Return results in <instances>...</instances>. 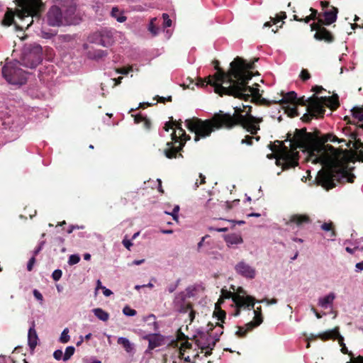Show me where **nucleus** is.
I'll use <instances>...</instances> for the list:
<instances>
[{
  "mask_svg": "<svg viewBox=\"0 0 363 363\" xmlns=\"http://www.w3.org/2000/svg\"><path fill=\"white\" fill-rule=\"evenodd\" d=\"M328 141L341 143L344 140H340L333 133H328L317 140L313 133L306 131V128H301L296 129L294 140L291 141L294 149H309L311 156L315 157L313 162H319L326 167L325 169L318 172L317 181L327 190L335 187L336 182L353 183L355 179L354 174L348 170L347 165L339 167L335 164L337 149L331 145H325Z\"/></svg>",
  "mask_w": 363,
  "mask_h": 363,
  "instance_id": "f257e3e1",
  "label": "nucleus"
},
{
  "mask_svg": "<svg viewBox=\"0 0 363 363\" xmlns=\"http://www.w3.org/2000/svg\"><path fill=\"white\" fill-rule=\"evenodd\" d=\"M255 59L252 62H248L241 57H236L229 65L228 69L219 66V61L214 60L215 72L205 79H199L194 82L192 79L188 78L189 84L184 83V89L194 90L205 89L210 85L214 91H259V85L252 83V69H255Z\"/></svg>",
  "mask_w": 363,
  "mask_h": 363,
  "instance_id": "f03ea898",
  "label": "nucleus"
},
{
  "mask_svg": "<svg viewBox=\"0 0 363 363\" xmlns=\"http://www.w3.org/2000/svg\"><path fill=\"white\" fill-rule=\"evenodd\" d=\"M251 108L245 114H242L240 108L236 107L233 115L225 113L223 111L216 113L211 118L202 120L194 117L185 121L188 130L195 133L194 141L209 137L212 132L221 128L232 129L240 125L252 135H256L260 129L259 123L262 118H256L250 113Z\"/></svg>",
  "mask_w": 363,
  "mask_h": 363,
  "instance_id": "7ed1b4c3",
  "label": "nucleus"
},
{
  "mask_svg": "<svg viewBox=\"0 0 363 363\" xmlns=\"http://www.w3.org/2000/svg\"><path fill=\"white\" fill-rule=\"evenodd\" d=\"M332 93L331 96L318 97L314 94L306 99L305 96L298 97L296 92H280L279 96L273 100V103L292 105V110H296L298 106H306V111L311 116L322 118L325 114V107L335 111L340 106L338 95L335 92Z\"/></svg>",
  "mask_w": 363,
  "mask_h": 363,
  "instance_id": "20e7f679",
  "label": "nucleus"
},
{
  "mask_svg": "<svg viewBox=\"0 0 363 363\" xmlns=\"http://www.w3.org/2000/svg\"><path fill=\"white\" fill-rule=\"evenodd\" d=\"M338 9L333 7L330 11L323 13L324 19L319 18L317 23L311 24V30H316L314 38L317 40H324L328 43L334 41V36L323 25H330L337 20Z\"/></svg>",
  "mask_w": 363,
  "mask_h": 363,
  "instance_id": "39448f33",
  "label": "nucleus"
},
{
  "mask_svg": "<svg viewBox=\"0 0 363 363\" xmlns=\"http://www.w3.org/2000/svg\"><path fill=\"white\" fill-rule=\"evenodd\" d=\"M292 140H294V136L291 137V134L288 133L285 141L290 142L291 149L286 147L283 141H274V143L277 145V147L281 148V156L278 157L277 159L276 164L277 165H280L281 161H282V169L284 170L294 167L298 164V152H294V150L297 148L294 149L292 147V143L291 142Z\"/></svg>",
  "mask_w": 363,
  "mask_h": 363,
  "instance_id": "423d86ee",
  "label": "nucleus"
},
{
  "mask_svg": "<svg viewBox=\"0 0 363 363\" xmlns=\"http://www.w3.org/2000/svg\"><path fill=\"white\" fill-rule=\"evenodd\" d=\"M2 74L8 83L21 86L27 82L28 73L20 67L18 61L6 62L2 68Z\"/></svg>",
  "mask_w": 363,
  "mask_h": 363,
  "instance_id": "0eeeda50",
  "label": "nucleus"
},
{
  "mask_svg": "<svg viewBox=\"0 0 363 363\" xmlns=\"http://www.w3.org/2000/svg\"><path fill=\"white\" fill-rule=\"evenodd\" d=\"M172 141L167 142L166 147L163 150V153L168 159L183 157L181 152L182 151L186 141L191 139L190 135L186 133L182 136H177L176 130H174L171 134Z\"/></svg>",
  "mask_w": 363,
  "mask_h": 363,
  "instance_id": "6e6552de",
  "label": "nucleus"
},
{
  "mask_svg": "<svg viewBox=\"0 0 363 363\" xmlns=\"http://www.w3.org/2000/svg\"><path fill=\"white\" fill-rule=\"evenodd\" d=\"M21 59V65L30 69L35 68L43 60L41 46L34 45L25 49Z\"/></svg>",
  "mask_w": 363,
  "mask_h": 363,
  "instance_id": "1a4fd4ad",
  "label": "nucleus"
},
{
  "mask_svg": "<svg viewBox=\"0 0 363 363\" xmlns=\"http://www.w3.org/2000/svg\"><path fill=\"white\" fill-rule=\"evenodd\" d=\"M221 297L223 298H232L236 306L235 315L240 313V308L253 309L255 306V298L250 296H243L232 293L230 291L223 289L221 290Z\"/></svg>",
  "mask_w": 363,
  "mask_h": 363,
  "instance_id": "9d476101",
  "label": "nucleus"
},
{
  "mask_svg": "<svg viewBox=\"0 0 363 363\" xmlns=\"http://www.w3.org/2000/svg\"><path fill=\"white\" fill-rule=\"evenodd\" d=\"M21 4L25 13H27L26 17H31V21L27 26L29 27L33 22V18L40 19V12L43 4L40 0H22Z\"/></svg>",
  "mask_w": 363,
  "mask_h": 363,
  "instance_id": "9b49d317",
  "label": "nucleus"
},
{
  "mask_svg": "<svg viewBox=\"0 0 363 363\" xmlns=\"http://www.w3.org/2000/svg\"><path fill=\"white\" fill-rule=\"evenodd\" d=\"M48 23L50 26H61L66 25L62 9L57 6H52L47 13Z\"/></svg>",
  "mask_w": 363,
  "mask_h": 363,
  "instance_id": "f8f14e48",
  "label": "nucleus"
},
{
  "mask_svg": "<svg viewBox=\"0 0 363 363\" xmlns=\"http://www.w3.org/2000/svg\"><path fill=\"white\" fill-rule=\"evenodd\" d=\"M216 326H220L221 328H223L222 324H220L217 323L216 324ZM208 330L206 333H199L198 339L196 340V345L199 347V348L201 350V352H203L204 350L206 349V347H209V342L211 340L212 337V331L213 330L215 325L209 322L207 325Z\"/></svg>",
  "mask_w": 363,
  "mask_h": 363,
  "instance_id": "ddd939ff",
  "label": "nucleus"
},
{
  "mask_svg": "<svg viewBox=\"0 0 363 363\" xmlns=\"http://www.w3.org/2000/svg\"><path fill=\"white\" fill-rule=\"evenodd\" d=\"M95 43L104 47H108L113 42V36L111 30L106 28L101 29L94 34Z\"/></svg>",
  "mask_w": 363,
  "mask_h": 363,
  "instance_id": "4468645a",
  "label": "nucleus"
},
{
  "mask_svg": "<svg viewBox=\"0 0 363 363\" xmlns=\"http://www.w3.org/2000/svg\"><path fill=\"white\" fill-rule=\"evenodd\" d=\"M186 297L184 292L178 294L173 301L174 308L177 311L182 313H186L189 309L193 308L192 304L189 301H186Z\"/></svg>",
  "mask_w": 363,
  "mask_h": 363,
  "instance_id": "2eb2a0df",
  "label": "nucleus"
},
{
  "mask_svg": "<svg viewBox=\"0 0 363 363\" xmlns=\"http://www.w3.org/2000/svg\"><path fill=\"white\" fill-rule=\"evenodd\" d=\"M235 269L238 274L247 279H254L256 275L255 269L244 261L238 262L235 265Z\"/></svg>",
  "mask_w": 363,
  "mask_h": 363,
  "instance_id": "dca6fc26",
  "label": "nucleus"
},
{
  "mask_svg": "<svg viewBox=\"0 0 363 363\" xmlns=\"http://www.w3.org/2000/svg\"><path fill=\"white\" fill-rule=\"evenodd\" d=\"M311 222L310 217L306 214H294L290 217L289 221L286 223L287 225L291 226L295 224L298 227H302Z\"/></svg>",
  "mask_w": 363,
  "mask_h": 363,
  "instance_id": "f3484780",
  "label": "nucleus"
},
{
  "mask_svg": "<svg viewBox=\"0 0 363 363\" xmlns=\"http://www.w3.org/2000/svg\"><path fill=\"white\" fill-rule=\"evenodd\" d=\"M62 11L66 25L75 24L77 23L75 18L76 6L74 5L71 4L67 7L64 6Z\"/></svg>",
  "mask_w": 363,
  "mask_h": 363,
  "instance_id": "a211bd4d",
  "label": "nucleus"
},
{
  "mask_svg": "<svg viewBox=\"0 0 363 363\" xmlns=\"http://www.w3.org/2000/svg\"><path fill=\"white\" fill-rule=\"evenodd\" d=\"M254 313H255L254 320L252 321L247 323V326L248 327V329H253V328L259 326L263 321L261 306L257 307L256 309H254Z\"/></svg>",
  "mask_w": 363,
  "mask_h": 363,
  "instance_id": "6ab92c4d",
  "label": "nucleus"
},
{
  "mask_svg": "<svg viewBox=\"0 0 363 363\" xmlns=\"http://www.w3.org/2000/svg\"><path fill=\"white\" fill-rule=\"evenodd\" d=\"M38 335L35 330V323L33 322L32 326L28 330V345L31 349H34L38 344Z\"/></svg>",
  "mask_w": 363,
  "mask_h": 363,
  "instance_id": "aec40b11",
  "label": "nucleus"
},
{
  "mask_svg": "<svg viewBox=\"0 0 363 363\" xmlns=\"http://www.w3.org/2000/svg\"><path fill=\"white\" fill-rule=\"evenodd\" d=\"M335 295L334 293H330L323 298H320L318 300V305L323 308H327L329 306L333 304Z\"/></svg>",
  "mask_w": 363,
  "mask_h": 363,
  "instance_id": "412c9836",
  "label": "nucleus"
},
{
  "mask_svg": "<svg viewBox=\"0 0 363 363\" xmlns=\"http://www.w3.org/2000/svg\"><path fill=\"white\" fill-rule=\"evenodd\" d=\"M108 55L106 50H96L94 51H89L87 53L88 57L92 60H99L105 57Z\"/></svg>",
  "mask_w": 363,
  "mask_h": 363,
  "instance_id": "4be33fe9",
  "label": "nucleus"
},
{
  "mask_svg": "<svg viewBox=\"0 0 363 363\" xmlns=\"http://www.w3.org/2000/svg\"><path fill=\"white\" fill-rule=\"evenodd\" d=\"M111 15L113 18H116L118 22L123 23L126 21L127 17L124 16L123 12L118 7H113Z\"/></svg>",
  "mask_w": 363,
  "mask_h": 363,
  "instance_id": "5701e85b",
  "label": "nucleus"
},
{
  "mask_svg": "<svg viewBox=\"0 0 363 363\" xmlns=\"http://www.w3.org/2000/svg\"><path fill=\"white\" fill-rule=\"evenodd\" d=\"M337 328L335 327L334 329L324 332L318 335V337L323 341H327L329 340H334L335 335L337 333Z\"/></svg>",
  "mask_w": 363,
  "mask_h": 363,
  "instance_id": "b1692460",
  "label": "nucleus"
},
{
  "mask_svg": "<svg viewBox=\"0 0 363 363\" xmlns=\"http://www.w3.org/2000/svg\"><path fill=\"white\" fill-rule=\"evenodd\" d=\"M220 96H223V95H230L233 96L235 98H242L243 96H246L247 97H250V95H255V96H259V92H250V94H245L244 92H217Z\"/></svg>",
  "mask_w": 363,
  "mask_h": 363,
  "instance_id": "393cba45",
  "label": "nucleus"
},
{
  "mask_svg": "<svg viewBox=\"0 0 363 363\" xmlns=\"http://www.w3.org/2000/svg\"><path fill=\"white\" fill-rule=\"evenodd\" d=\"M94 314L102 321H107L109 319V313L101 308L93 309Z\"/></svg>",
  "mask_w": 363,
  "mask_h": 363,
  "instance_id": "a878e982",
  "label": "nucleus"
},
{
  "mask_svg": "<svg viewBox=\"0 0 363 363\" xmlns=\"http://www.w3.org/2000/svg\"><path fill=\"white\" fill-rule=\"evenodd\" d=\"M351 111L354 118H357L359 121H363V106L353 107ZM359 127L363 129V123Z\"/></svg>",
  "mask_w": 363,
  "mask_h": 363,
  "instance_id": "bb28decb",
  "label": "nucleus"
},
{
  "mask_svg": "<svg viewBox=\"0 0 363 363\" xmlns=\"http://www.w3.org/2000/svg\"><path fill=\"white\" fill-rule=\"evenodd\" d=\"M117 342L118 345H121L123 346L124 350L127 352H130L133 350V345L130 343V342L125 337H119L117 340Z\"/></svg>",
  "mask_w": 363,
  "mask_h": 363,
  "instance_id": "cd10ccee",
  "label": "nucleus"
},
{
  "mask_svg": "<svg viewBox=\"0 0 363 363\" xmlns=\"http://www.w3.org/2000/svg\"><path fill=\"white\" fill-rule=\"evenodd\" d=\"M321 229L324 231L330 232V237L333 238L336 236V232L335 230V226L333 222L330 221L328 223H324L321 225Z\"/></svg>",
  "mask_w": 363,
  "mask_h": 363,
  "instance_id": "c85d7f7f",
  "label": "nucleus"
},
{
  "mask_svg": "<svg viewBox=\"0 0 363 363\" xmlns=\"http://www.w3.org/2000/svg\"><path fill=\"white\" fill-rule=\"evenodd\" d=\"M14 23V21H13V13L11 11H7L5 15H4V18L2 21V23L3 25L6 26H11V24H13Z\"/></svg>",
  "mask_w": 363,
  "mask_h": 363,
  "instance_id": "c756f323",
  "label": "nucleus"
},
{
  "mask_svg": "<svg viewBox=\"0 0 363 363\" xmlns=\"http://www.w3.org/2000/svg\"><path fill=\"white\" fill-rule=\"evenodd\" d=\"M225 315L226 313L225 311L222 310L219 307H216V310L213 312V316L217 318L218 320H220L222 323H223L225 318Z\"/></svg>",
  "mask_w": 363,
  "mask_h": 363,
  "instance_id": "7c9ffc66",
  "label": "nucleus"
},
{
  "mask_svg": "<svg viewBox=\"0 0 363 363\" xmlns=\"http://www.w3.org/2000/svg\"><path fill=\"white\" fill-rule=\"evenodd\" d=\"M245 327L246 328H245L244 327H242V326H238V330L236 331L235 333V335L240 337V338H242V337H245L247 335V333L252 330V329H248V327L247 326V324L245 325Z\"/></svg>",
  "mask_w": 363,
  "mask_h": 363,
  "instance_id": "2f4dec72",
  "label": "nucleus"
},
{
  "mask_svg": "<svg viewBox=\"0 0 363 363\" xmlns=\"http://www.w3.org/2000/svg\"><path fill=\"white\" fill-rule=\"evenodd\" d=\"M75 348L73 346H68L65 350V352L63 356V361L69 360L71 357L74 354Z\"/></svg>",
  "mask_w": 363,
  "mask_h": 363,
  "instance_id": "473e14b6",
  "label": "nucleus"
},
{
  "mask_svg": "<svg viewBox=\"0 0 363 363\" xmlns=\"http://www.w3.org/2000/svg\"><path fill=\"white\" fill-rule=\"evenodd\" d=\"M157 20L156 18L151 19L150 23L148 26V30L154 35H157L159 33V28L155 25V21Z\"/></svg>",
  "mask_w": 363,
  "mask_h": 363,
  "instance_id": "72a5a7b5",
  "label": "nucleus"
},
{
  "mask_svg": "<svg viewBox=\"0 0 363 363\" xmlns=\"http://www.w3.org/2000/svg\"><path fill=\"white\" fill-rule=\"evenodd\" d=\"M70 337L69 335V329L67 328H65L61 333L59 341L61 343H67L69 341Z\"/></svg>",
  "mask_w": 363,
  "mask_h": 363,
  "instance_id": "f704fd0d",
  "label": "nucleus"
},
{
  "mask_svg": "<svg viewBox=\"0 0 363 363\" xmlns=\"http://www.w3.org/2000/svg\"><path fill=\"white\" fill-rule=\"evenodd\" d=\"M74 40V37L69 34H63L58 36V40L62 43H69Z\"/></svg>",
  "mask_w": 363,
  "mask_h": 363,
  "instance_id": "c9c22d12",
  "label": "nucleus"
},
{
  "mask_svg": "<svg viewBox=\"0 0 363 363\" xmlns=\"http://www.w3.org/2000/svg\"><path fill=\"white\" fill-rule=\"evenodd\" d=\"M123 313L127 316H134L137 314V311L128 306H125L123 308Z\"/></svg>",
  "mask_w": 363,
  "mask_h": 363,
  "instance_id": "e433bc0d",
  "label": "nucleus"
},
{
  "mask_svg": "<svg viewBox=\"0 0 363 363\" xmlns=\"http://www.w3.org/2000/svg\"><path fill=\"white\" fill-rule=\"evenodd\" d=\"M80 261V257L78 255H72L69 257L68 264L69 265H74L77 264Z\"/></svg>",
  "mask_w": 363,
  "mask_h": 363,
  "instance_id": "4c0bfd02",
  "label": "nucleus"
},
{
  "mask_svg": "<svg viewBox=\"0 0 363 363\" xmlns=\"http://www.w3.org/2000/svg\"><path fill=\"white\" fill-rule=\"evenodd\" d=\"M162 18H163V26L164 28L170 27L172 26V20L169 18V16L167 13H163Z\"/></svg>",
  "mask_w": 363,
  "mask_h": 363,
  "instance_id": "58836bf2",
  "label": "nucleus"
},
{
  "mask_svg": "<svg viewBox=\"0 0 363 363\" xmlns=\"http://www.w3.org/2000/svg\"><path fill=\"white\" fill-rule=\"evenodd\" d=\"M269 148L272 151V152L279 155L278 157L281 156V148L277 147L276 143H270L268 145Z\"/></svg>",
  "mask_w": 363,
  "mask_h": 363,
  "instance_id": "ea45409f",
  "label": "nucleus"
},
{
  "mask_svg": "<svg viewBox=\"0 0 363 363\" xmlns=\"http://www.w3.org/2000/svg\"><path fill=\"white\" fill-rule=\"evenodd\" d=\"M157 99V102L165 104L166 102H171L172 101V97L171 96H168L167 97L159 96H156L154 99Z\"/></svg>",
  "mask_w": 363,
  "mask_h": 363,
  "instance_id": "a19ab883",
  "label": "nucleus"
},
{
  "mask_svg": "<svg viewBox=\"0 0 363 363\" xmlns=\"http://www.w3.org/2000/svg\"><path fill=\"white\" fill-rule=\"evenodd\" d=\"M299 77L303 81H306L311 78V74L307 69H303L301 70Z\"/></svg>",
  "mask_w": 363,
  "mask_h": 363,
  "instance_id": "79ce46f5",
  "label": "nucleus"
},
{
  "mask_svg": "<svg viewBox=\"0 0 363 363\" xmlns=\"http://www.w3.org/2000/svg\"><path fill=\"white\" fill-rule=\"evenodd\" d=\"M179 211V206H175L173 208V211L172 213H167V212H165L167 214H170L172 217H173V219L176 221L178 220V212Z\"/></svg>",
  "mask_w": 363,
  "mask_h": 363,
  "instance_id": "37998d69",
  "label": "nucleus"
},
{
  "mask_svg": "<svg viewBox=\"0 0 363 363\" xmlns=\"http://www.w3.org/2000/svg\"><path fill=\"white\" fill-rule=\"evenodd\" d=\"M218 341H219V335H218L217 337H213L211 338V340L209 342L210 347H206V350H213L214 347L216 346V342Z\"/></svg>",
  "mask_w": 363,
  "mask_h": 363,
  "instance_id": "c03bdc74",
  "label": "nucleus"
},
{
  "mask_svg": "<svg viewBox=\"0 0 363 363\" xmlns=\"http://www.w3.org/2000/svg\"><path fill=\"white\" fill-rule=\"evenodd\" d=\"M62 272L60 269H55L52 274V277L55 281H58L61 279Z\"/></svg>",
  "mask_w": 363,
  "mask_h": 363,
  "instance_id": "a18cd8bd",
  "label": "nucleus"
},
{
  "mask_svg": "<svg viewBox=\"0 0 363 363\" xmlns=\"http://www.w3.org/2000/svg\"><path fill=\"white\" fill-rule=\"evenodd\" d=\"M254 140V136L245 135V138H243L241 141L242 144H246L247 145H252V141Z\"/></svg>",
  "mask_w": 363,
  "mask_h": 363,
  "instance_id": "49530a36",
  "label": "nucleus"
},
{
  "mask_svg": "<svg viewBox=\"0 0 363 363\" xmlns=\"http://www.w3.org/2000/svg\"><path fill=\"white\" fill-rule=\"evenodd\" d=\"M132 116L134 118V122L135 123H143V121L145 119V116H143L141 113H138L136 115H132Z\"/></svg>",
  "mask_w": 363,
  "mask_h": 363,
  "instance_id": "de8ad7c7",
  "label": "nucleus"
},
{
  "mask_svg": "<svg viewBox=\"0 0 363 363\" xmlns=\"http://www.w3.org/2000/svg\"><path fill=\"white\" fill-rule=\"evenodd\" d=\"M179 281L180 280L178 279L176 283H174V284H170L168 286H167V291L169 293H173L176 289L179 286Z\"/></svg>",
  "mask_w": 363,
  "mask_h": 363,
  "instance_id": "09e8293b",
  "label": "nucleus"
},
{
  "mask_svg": "<svg viewBox=\"0 0 363 363\" xmlns=\"http://www.w3.org/2000/svg\"><path fill=\"white\" fill-rule=\"evenodd\" d=\"M63 352L61 350H57L53 353V357L57 360L63 359Z\"/></svg>",
  "mask_w": 363,
  "mask_h": 363,
  "instance_id": "8fccbe9b",
  "label": "nucleus"
},
{
  "mask_svg": "<svg viewBox=\"0 0 363 363\" xmlns=\"http://www.w3.org/2000/svg\"><path fill=\"white\" fill-rule=\"evenodd\" d=\"M147 339L149 341L148 347L150 349L152 350L159 346V344L156 342V340L155 339L150 338L149 337H147Z\"/></svg>",
  "mask_w": 363,
  "mask_h": 363,
  "instance_id": "3c124183",
  "label": "nucleus"
},
{
  "mask_svg": "<svg viewBox=\"0 0 363 363\" xmlns=\"http://www.w3.org/2000/svg\"><path fill=\"white\" fill-rule=\"evenodd\" d=\"M35 257H32L28 262V264H27V269L28 271L30 272L33 270V265L35 264Z\"/></svg>",
  "mask_w": 363,
  "mask_h": 363,
  "instance_id": "603ef678",
  "label": "nucleus"
},
{
  "mask_svg": "<svg viewBox=\"0 0 363 363\" xmlns=\"http://www.w3.org/2000/svg\"><path fill=\"white\" fill-rule=\"evenodd\" d=\"M229 242L232 244H238V243L242 242V240L240 237L235 235V236L230 238Z\"/></svg>",
  "mask_w": 363,
  "mask_h": 363,
  "instance_id": "864d4df0",
  "label": "nucleus"
},
{
  "mask_svg": "<svg viewBox=\"0 0 363 363\" xmlns=\"http://www.w3.org/2000/svg\"><path fill=\"white\" fill-rule=\"evenodd\" d=\"M335 339H337L338 340V342L340 346L345 345L344 343V337L339 333V328H337V335H335V337H334V340H335Z\"/></svg>",
  "mask_w": 363,
  "mask_h": 363,
  "instance_id": "5fc2aeb1",
  "label": "nucleus"
},
{
  "mask_svg": "<svg viewBox=\"0 0 363 363\" xmlns=\"http://www.w3.org/2000/svg\"><path fill=\"white\" fill-rule=\"evenodd\" d=\"M152 106V104L148 103V102L140 103L138 107H136L135 109L132 108L130 110V111H133L137 110L138 108H147L148 106Z\"/></svg>",
  "mask_w": 363,
  "mask_h": 363,
  "instance_id": "6e6d98bb",
  "label": "nucleus"
},
{
  "mask_svg": "<svg viewBox=\"0 0 363 363\" xmlns=\"http://www.w3.org/2000/svg\"><path fill=\"white\" fill-rule=\"evenodd\" d=\"M33 293V296L37 300L40 301L43 300V296L39 291H38L37 289H34Z\"/></svg>",
  "mask_w": 363,
  "mask_h": 363,
  "instance_id": "4d7b16f0",
  "label": "nucleus"
},
{
  "mask_svg": "<svg viewBox=\"0 0 363 363\" xmlns=\"http://www.w3.org/2000/svg\"><path fill=\"white\" fill-rule=\"evenodd\" d=\"M172 128H174V123H172V121L165 123L164 126V129L165 131H169L170 129Z\"/></svg>",
  "mask_w": 363,
  "mask_h": 363,
  "instance_id": "13d9d810",
  "label": "nucleus"
},
{
  "mask_svg": "<svg viewBox=\"0 0 363 363\" xmlns=\"http://www.w3.org/2000/svg\"><path fill=\"white\" fill-rule=\"evenodd\" d=\"M347 363H363V356L359 355L356 358H353L352 361Z\"/></svg>",
  "mask_w": 363,
  "mask_h": 363,
  "instance_id": "bf43d9fd",
  "label": "nucleus"
},
{
  "mask_svg": "<svg viewBox=\"0 0 363 363\" xmlns=\"http://www.w3.org/2000/svg\"><path fill=\"white\" fill-rule=\"evenodd\" d=\"M43 244L44 242H41L40 245L35 249L33 257H35L41 251Z\"/></svg>",
  "mask_w": 363,
  "mask_h": 363,
  "instance_id": "052dcab7",
  "label": "nucleus"
},
{
  "mask_svg": "<svg viewBox=\"0 0 363 363\" xmlns=\"http://www.w3.org/2000/svg\"><path fill=\"white\" fill-rule=\"evenodd\" d=\"M143 126L145 129L149 130L151 128V122L150 121L145 118V119L143 121Z\"/></svg>",
  "mask_w": 363,
  "mask_h": 363,
  "instance_id": "680f3d73",
  "label": "nucleus"
},
{
  "mask_svg": "<svg viewBox=\"0 0 363 363\" xmlns=\"http://www.w3.org/2000/svg\"><path fill=\"white\" fill-rule=\"evenodd\" d=\"M122 243L128 250H130V247L133 245L131 241L127 239H124Z\"/></svg>",
  "mask_w": 363,
  "mask_h": 363,
  "instance_id": "e2e57ef3",
  "label": "nucleus"
},
{
  "mask_svg": "<svg viewBox=\"0 0 363 363\" xmlns=\"http://www.w3.org/2000/svg\"><path fill=\"white\" fill-rule=\"evenodd\" d=\"M189 311H190L189 317V320H190V323H191L195 318L196 312L193 310L192 308H191V309H189Z\"/></svg>",
  "mask_w": 363,
  "mask_h": 363,
  "instance_id": "0e129e2a",
  "label": "nucleus"
},
{
  "mask_svg": "<svg viewBox=\"0 0 363 363\" xmlns=\"http://www.w3.org/2000/svg\"><path fill=\"white\" fill-rule=\"evenodd\" d=\"M101 289H103V294L105 296H109L113 294L110 289H106L105 286L101 287Z\"/></svg>",
  "mask_w": 363,
  "mask_h": 363,
  "instance_id": "69168bd1",
  "label": "nucleus"
},
{
  "mask_svg": "<svg viewBox=\"0 0 363 363\" xmlns=\"http://www.w3.org/2000/svg\"><path fill=\"white\" fill-rule=\"evenodd\" d=\"M311 91H326V89H325L322 86L315 85L311 88Z\"/></svg>",
  "mask_w": 363,
  "mask_h": 363,
  "instance_id": "338daca9",
  "label": "nucleus"
},
{
  "mask_svg": "<svg viewBox=\"0 0 363 363\" xmlns=\"http://www.w3.org/2000/svg\"><path fill=\"white\" fill-rule=\"evenodd\" d=\"M355 267L357 269V272H359L363 270V261L358 262L356 264Z\"/></svg>",
  "mask_w": 363,
  "mask_h": 363,
  "instance_id": "774afa93",
  "label": "nucleus"
}]
</instances>
